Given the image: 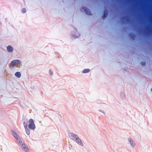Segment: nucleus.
I'll return each mask as SVG.
<instances>
[{"label": "nucleus", "instance_id": "nucleus-11", "mask_svg": "<svg viewBox=\"0 0 152 152\" xmlns=\"http://www.w3.org/2000/svg\"><path fill=\"white\" fill-rule=\"evenodd\" d=\"M129 35L131 39L133 40L134 39V38L135 37V35L134 33L132 32L130 33L129 34Z\"/></svg>", "mask_w": 152, "mask_h": 152}, {"label": "nucleus", "instance_id": "nucleus-27", "mask_svg": "<svg viewBox=\"0 0 152 152\" xmlns=\"http://www.w3.org/2000/svg\"><path fill=\"white\" fill-rule=\"evenodd\" d=\"M102 113H104V112H102Z\"/></svg>", "mask_w": 152, "mask_h": 152}, {"label": "nucleus", "instance_id": "nucleus-12", "mask_svg": "<svg viewBox=\"0 0 152 152\" xmlns=\"http://www.w3.org/2000/svg\"><path fill=\"white\" fill-rule=\"evenodd\" d=\"M7 50L8 52L10 53L13 51V49L11 45H9L7 47Z\"/></svg>", "mask_w": 152, "mask_h": 152}, {"label": "nucleus", "instance_id": "nucleus-4", "mask_svg": "<svg viewBox=\"0 0 152 152\" xmlns=\"http://www.w3.org/2000/svg\"><path fill=\"white\" fill-rule=\"evenodd\" d=\"M11 133L12 135L14 137L15 139L17 141H21L19 136L16 133H15L13 131H11Z\"/></svg>", "mask_w": 152, "mask_h": 152}, {"label": "nucleus", "instance_id": "nucleus-26", "mask_svg": "<svg viewBox=\"0 0 152 152\" xmlns=\"http://www.w3.org/2000/svg\"><path fill=\"white\" fill-rule=\"evenodd\" d=\"M31 89H33V88H32Z\"/></svg>", "mask_w": 152, "mask_h": 152}, {"label": "nucleus", "instance_id": "nucleus-1", "mask_svg": "<svg viewBox=\"0 0 152 152\" xmlns=\"http://www.w3.org/2000/svg\"><path fill=\"white\" fill-rule=\"evenodd\" d=\"M71 26L72 27H73L75 31V32L72 31L71 32L72 36L75 39L79 38L80 36V34L77 32V29L75 27H73V25H71Z\"/></svg>", "mask_w": 152, "mask_h": 152}, {"label": "nucleus", "instance_id": "nucleus-18", "mask_svg": "<svg viewBox=\"0 0 152 152\" xmlns=\"http://www.w3.org/2000/svg\"><path fill=\"white\" fill-rule=\"evenodd\" d=\"M141 64L142 66H145L146 65V63L144 61H142L140 63Z\"/></svg>", "mask_w": 152, "mask_h": 152}, {"label": "nucleus", "instance_id": "nucleus-15", "mask_svg": "<svg viewBox=\"0 0 152 152\" xmlns=\"http://www.w3.org/2000/svg\"><path fill=\"white\" fill-rule=\"evenodd\" d=\"M26 132L27 134L29 135L30 133V131L29 129L28 128V127H26V128H25Z\"/></svg>", "mask_w": 152, "mask_h": 152}, {"label": "nucleus", "instance_id": "nucleus-23", "mask_svg": "<svg viewBox=\"0 0 152 152\" xmlns=\"http://www.w3.org/2000/svg\"><path fill=\"white\" fill-rule=\"evenodd\" d=\"M121 22H122V23H124L123 21H122Z\"/></svg>", "mask_w": 152, "mask_h": 152}, {"label": "nucleus", "instance_id": "nucleus-24", "mask_svg": "<svg viewBox=\"0 0 152 152\" xmlns=\"http://www.w3.org/2000/svg\"><path fill=\"white\" fill-rule=\"evenodd\" d=\"M99 111L102 112L101 110H99Z\"/></svg>", "mask_w": 152, "mask_h": 152}, {"label": "nucleus", "instance_id": "nucleus-20", "mask_svg": "<svg viewBox=\"0 0 152 152\" xmlns=\"http://www.w3.org/2000/svg\"><path fill=\"white\" fill-rule=\"evenodd\" d=\"M49 73L51 75V76H52L53 75V72L50 69L49 70Z\"/></svg>", "mask_w": 152, "mask_h": 152}, {"label": "nucleus", "instance_id": "nucleus-5", "mask_svg": "<svg viewBox=\"0 0 152 152\" xmlns=\"http://www.w3.org/2000/svg\"><path fill=\"white\" fill-rule=\"evenodd\" d=\"M82 9H83L84 11L86 13L89 15H91L92 13L91 12V10L89 8L86 7H83Z\"/></svg>", "mask_w": 152, "mask_h": 152}, {"label": "nucleus", "instance_id": "nucleus-16", "mask_svg": "<svg viewBox=\"0 0 152 152\" xmlns=\"http://www.w3.org/2000/svg\"><path fill=\"white\" fill-rule=\"evenodd\" d=\"M90 71L89 69H85L83 71V72L84 73H88Z\"/></svg>", "mask_w": 152, "mask_h": 152}, {"label": "nucleus", "instance_id": "nucleus-8", "mask_svg": "<svg viewBox=\"0 0 152 152\" xmlns=\"http://www.w3.org/2000/svg\"><path fill=\"white\" fill-rule=\"evenodd\" d=\"M109 11L107 9H105L103 15L102 16V19L103 20L106 19L108 15Z\"/></svg>", "mask_w": 152, "mask_h": 152}, {"label": "nucleus", "instance_id": "nucleus-3", "mask_svg": "<svg viewBox=\"0 0 152 152\" xmlns=\"http://www.w3.org/2000/svg\"><path fill=\"white\" fill-rule=\"evenodd\" d=\"M28 122L29 123V124L28 126L29 129L31 130H34L36 128V126L32 118L30 119L28 121Z\"/></svg>", "mask_w": 152, "mask_h": 152}, {"label": "nucleus", "instance_id": "nucleus-10", "mask_svg": "<svg viewBox=\"0 0 152 152\" xmlns=\"http://www.w3.org/2000/svg\"><path fill=\"white\" fill-rule=\"evenodd\" d=\"M128 141L130 143L132 147L134 148L135 145V143L134 142L133 140L130 138H128Z\"/></svg>", "mask_w": 152, "mask_h": 152}, {"label": "nucleus", "instance_id": "nucleus-9", "mask_svg": "<svg viewBox=\"0 0 152 152\" xmlns=\"http://www.w3.org/2000/svg\"><path fill=\"white\" fill-rule=\"evenodd\" d=\"M74 141L76 142L77 143L78 145H80V146H83V143L82 142V141L79 137Z\"/></svg>", "mask_w": 152, "mask_h": 152}, {"label": "nucleus", "instance_id": "nucleus-14", "mask_svg": "<svg viewBox=\"0 0 152 152\" xmlns=\"http://www.w3.org/2000/svg\"><path fill=\"white\" fill-rule=\"evenodd\" d=\"M15 75L18 78H20L21 76V74L20 72H17L15 74Z\"/></svg>", "mask_w": 152, "mask_h": 152}, {"label": "nucleus", "instance_id": "nucleus-19", "mask_svg": "<svg viewBox=\"0 0 152 152\" xmlns=\"http://www.w3.org/2000/svg\"><path fill=\"white\" fill-rule=\"evenodd\" d=\"M21 11H22V12L23 13H25L26 12V10L25 8H23L22 10Z\"/></svg>", "mask_w": 152, "mask_h": 152}, {"label": "nucleus", "instance_id": "nucleus-21", "mask_svg": "<svg viewBox=\"0 0 152 152\" xmlns=\"http://www.w3.org/2000/svg\"><path fill=\"white\" fill-rule=\"evenodd\" d=\"M151 91L152 92V88H151Z\"/></svg>", "mask_w": 152, "mask_h": 152}, {"label": "nucleus", "instance_id": "nucleus-17", "mask_svg": "<svg viewBox=\"0 0 152 152\" xmlns=\"http://www.w3.org/2000/svg\"><path fill=\"white\" fill-rule=\"evenodd\" d=\"M120 95L122 99H124L125 98V95L124 93L121 92Z\"/></svg>", "mask_w": 152, "mask_h": 152}, {"label": "nucleus", "instance_id": "nucleus-22", "mask_svg": "<svg viewBox=\"0 0 152 152\" xmlns=\"http://www.w3.org/2000/svg\"><path fill=\"white\" fill-rule=\"evenodd\" d=\"M41 93L42 94H43V92H42V91H41Z\"/></svg>", "mask_w": 152, "mask_h": 152}, {"label": "nucleus", "instance_id": "nucleus-6", "mask_svg": "<svg viewBox=\"0 0 152 152\" xmlns=\"http://www.w3.org/2000/svg\"><path fill=\"white\" fill-rule=\"evenodd\" d=\"M69 135L70 138L74 141H75V140L78 137V136L77 135L73 133H70Z\"/></svg>", "mask_w": 152, "mask_h": 152}, {"label": "nucleus", "instance_id": "nucleus-2", "mask_svg": "<svg viewBox=\"0 0 152 152\" xmlns=\"http://www.w3.org/2000/svg\"><path fill=\"white\" fill-rule=\"evenodd\" d=\"M20 146L26 152H29L28 148L25 144L21 141H19L18 142Z\"/></svg>", "mask_w": 152, "mask_h": 152}, {"label": "nucleus", "instance_id": "nucleus-7", "mask_svg": "<svg viewBox=\"0 0 152 152\" xmlns=\"http://www.w3.org/2000/svg\"><path fill=\"white\" fill-rule=\"evenodd\" d=\"M20 61L19 60H15L12 61L11 62V64L12 66H14L16 65H18L20 64Z\"/></svg>", "mask_w": 152, "mask_h": 152}, {"label": "nucleus", "instance_id": "nucleus-13", "mask_svg": "<svg viewBox=\"0 0 152 152\" xmlns=\"http://www.w3.org/2000/svg\"><path fill=\"white\" fill-rule=\"evenodd\" d=\"M28 120L26 119L23 122V125L24 126V128H26V127H28Z\"/></svg>", "mask_w": 152, "mask_h": 152}, {"label": "nucleus", "instance_id": "nucleus-25", "mask_svg": "<svg viewBox=\"0 0 152 152\" xmlns=\"http://www.w3.org/2000/svg\"><path fill=\"white\" fill-rule=\"evenodd\" d=\"M31 89H33V88H32Z\"/></svg>", "mask_w": 152, "mask_h": 152}]
</instances>
